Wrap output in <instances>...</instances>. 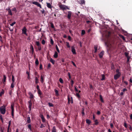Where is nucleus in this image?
<instances>
[{"label":"nucleus","mask_w":132,"mask_h":132,"mask_svg":"<svg viewBox=\"0 0 132 132\" xmlns=\"http://www.w3.org/2000/svg\"><path fill=\"white\" fill-rule=\"evenodd\" d=\"M0 111L1 114H5L6 112V107L3 105L1 106L0 108Z\"/></svg>","instance_id":"obj_1"},{"label":"nucleus","mask_w":132,"mask_h":132,"mask_svg":"<svg viewBox=\"0 0 132 132\" xmlns=\"http://www.w3.org/2000/svg\"><path fill=\"white\" fill-rule=\"evenodd\" d=\"M14 104H12L11 105V115L12 118H14Z\"/></svg>","instance_id":"obj_2"},{"label":"nucleus","mask_w":132,"mask_h":132,"mask_svg":"<svg viewBox=\"0 0 132 132\" xmlns=\"http://www.w3.org/2000/svg\"><path fill=\"white\" fill-rule=\"evenodd\" d=\"M35 43L36 45L38 46V50L39 51L41 50L42 47L39 42L38 41H36Z\"/></svg>","instance_id":"obj_3"},{"label":"nucleus","mask_w":132,"mask_h":132,"mask_svg":"<svg viewBox=\"0 0 132 132\" xmlns=\"http://www.w3.org/2000/svg\"><path fill=\"white\" fill-rule=\"evenodd\" d=\"M35 100L33 99L30 100L28 101V107H31L32 105V103H34Z\"/></svg>","instance_id":"obj_4"},{"label":"nucleus","mask_w":132,"mask_h":132,"mask_svg":"<svg viewBox=\"0 0 132 132\" xmlns=\"http://www.w3.org/2000/svg\"><path fill=\"white\" fill-rule=\"evenodd\" d=\"M32 4H35L37 6L39 7L40 8H42V7L40 4L37 2H32Z\"/></svg>","instance_id":"obj_5"},{"label":"nucleus","mask_w":132,"mask_h":132,"mask_svg":"<svg viewBox=\"0 0 132 132\" xmlns=\"http://www.w3.org/2000/svg\"><path fill=\"white\" fill-rule=\"evenodd\" d=\"M121 75L116 74L114 75V79L115 80H116L118 78H119L120 77Z\"/></svg>","instance_id":"obj_6"},{"label":"nucleus","mask_w":132,"mask_h":132,"mask_svg":"<svg viewBox=\"0 0 132 132\" xmlns=\"http://www.w3.org/2000/svg\"><path fill=\"white\" fill-rule=\"evenodd\" d=\"M22 33L27 35V29L25 27H24L22 30Z\"/></svg>","instance_id":"obj_7"},{"label":"nucleus","mask_w":132,"mask_h":132,"mask_svg":"<svg viewBox=\"0 0 132 132\" xmlns=\"http://www.w3.org/2000/svg\"><path fill=\"white\" fill-rule=\"evenodd\" d=\"M29 94L30 95L29 98L31 99L30 100L33 99V100H35L34 98V96L31 92H29Z\"/></svg>","instance_id":"obj_8"},{"label":"nucleus","mask_w":132,"mask_h":132,"mask_svg":"<svg viewBox=\"0 0 132 132\" xmlns=\"http://www.w3.org/2000/svg\"><path fill=\"white\" fill-rule=\"evenodd\" d=\"M104 51H102L99 54V56L101 59L102 58L104 54Z\"/></svg>","instance_id":"obj_9"},{"label":"nucleus","mask_w":132,"mask_h":132,"mask_svg":"<svg viewBox=\"0 0 132 132\" xmlns=\"http://www.w3.org/2000/svg\"><path fill=\"white\" fill-rule=\"evenodd\" d=\"M6 10H7L8 11V14L9 15L11 16L13 14L10 8H9L7 9H6Z\"/></svg>","instance_id":"obj_10"},{"label":"nucleus","mask_w":132,"mask_h":132,"mask_svg":"<svg viewBox=\"0 0 132 132\" xmlns=\"http://www.w3.org/2000/svg\"><path fill=\"white\" fill-rule=\"evenodd\" d=\"M71 51L73 54H76V50L74 47L73 46L71 47Z\"/></svg>","instance_id":"obj_11"},{"label":"nucleus","mask_w":132,"mask_h":132,"mask_svg":"<svg viewBox=\"0 0 132 132\" xmlns=\"http://www.w3.org/2000/svg\"><path fill=\"white\" fill-rule=\"evenodd\" d=\"M71 14L72 12L71 11H69L68 12V13L67 14V18L68 19H71Z\"/></svg>","instance_id":"obj_12"},{"label":"nucleus","mask_w":132,"mask_h":132,"mask_svg":"<svg viewBox=\"0 0 132 132\" xmlns=\"http://www.w3.org/2000/svg\"><path fill=\"white\" fill-rule=\"evenodd\" d=\"M65 6L63 5L62 4H61L59 6V7L61 9H62L63 10H65Z\"/></svg>","instance_id":"obj_13"},{"label":"nucleus","mask_w":132,"mask_h":132,"mask_svg":"<svg viewBox=\"0 0 132 132\" xmlns=\"http://www.w3.org/2000/svg\"><path fill=\"white\" fill-rule=\"evenodd\" d=\"M40 117L41 118L42 121L43 122H45V119L43 115H41Z\"/></svg>","instance_id":"obj_14"},{"label":"nucleus","mask_w":132,"mask_h":132,"mask_svg":"<svg viewBox=\"0 0 132 132\" xmlns=\"http://www.w3.org/2000/svg\"><path fill=\"white\" fill-rule=\"evenodd\" d=\"M46 3L47 7L51 9L52 7V6L51 4L50 3L47 2Z\"/></svg>","instance_id":"obj_15"},{"label":"nucleus","mask_w":132,"mask_h":132,"mask_svg":"<svg viewBox=\"0 0 132 132\" xmlns=\"http://www.w3.org/2000/svg\"><path fill=\"white\" fill-rule=\"evenodd\" d=\"M3 82L4 84H5V83L6 82V76L5 75H4L3 76Z\"/></svg>","instance_id":"obj_16"},{"label":"nucleus","mask_w":132,"mask_h":132,"mask_svg":"<svg viewBox=\"0 0 132 132\" xmlns=\"http://www.w3.org/2000/svg\"><path fill=\"white\" fill-rule=\"evenodd\" d=\"M84 110L85 109L84 108H83L82 109V112H81V114H82V116H84L85 115V113H84Z\"/></svg>","instance_id":"obj_17"},{"label":"nucleus","mask_w":132,"mask_h":132,"mask_svg":"<svg viewBox=\"0 0 132 132\" xmlns=\"http://www.w3.org/2000/svg\"><path fill=\"white\" fill-rule=\"evenodd\" d=\"M86 122L87 124H88L89 125L91 123V121L89 119H86Z\"/></svg>","instance_id":"obj_18"},{"label":"nucleus","mask_w":132,"mask_h":132,"mask_svg":"<svg viewBox=\"0 0 132 132\" xmlns=\"http://www.w3.org/2000/svg\"><path fill=\"white\" fill-rule=\"evenodd\" d=\"M30 49L32 51V54H33L34 52V47H33V46L32 45H31V47H30Z\"/></svg>","instance_id":"obj_19"},{"label":"nucleus","mask_w":132,"mask_h":132,"mask_svg":"<svg viewBox=\"0 0 132 132\" xmlns=\"http://www.w3.org/2000/svg\"><path fill=\"white\" fill-rule=\"evenodd\" d=\"M54 57L55 58H57L58 57V53L57 52L55 51V52L54 54Z\"/></svg>","instance_id":"obj_20"},{"label":"nucleus","mask_w":132,"mask_h":132,"mask_svg":"<svg viewBox=\"0 0 132 132\" xmlns=\"http://www.w3.org/2000/svg\"><path fill=\"white\" fill-rule=\"evenodd\" d=\"M116 74L121 75V72H120V70L119 69H117L116 70Z\"/></svg>","instance_id":"obj_21"},{"label":"nucleus","mask_w":132,"mask_h":132,"mask_svg":"<svg viewBox=\"0 0 132 132\" xmlns=\"http://www.w3.org/2000/svg\"><path fill=\"white\" fill-rule=\"evenodd\" d=\"M94 48L95 49V51L94 53H96L97 50V46L96 45H95L94 46Z\"/></svg>","instance_id":"obj_22"},{"label":"nucleus","mask_w":132,"mask_h":132,"mask_svg":"<svg viewBox=\"0 0 132 132\" xmlns=\"http://www.w3.org/2000/svg\"><path fill=\"white\" fill-rule=\"evenodd\" d=\"M35 82L36 84H37L39 82L38 79L37 77H35Z\"/></svg>","instance_id":"obj_23"},{"label":"nucleus","mask_w":132,"mask_h":132,"mask_svg":"<svg viewBox=\"0 0 132 132\" xmlns=\"http://www.w3.org/2000/svg\"><path fill=\"white\" fill-rule=\"evenodd\" d=\"M100 100L101 102L102 103H103L104 102V101L103 100V97L101 95H100Z\"/></svg>","instance_id":"obj_24"},{"label":"nucleus","mask_w":132,"mask_h":132,"mask_svg":"<svg viewBox=\"0 0 132 132\" xmlns=\"http://www.w3.org/2000/svg\"><path fill=\"white\" fill-rule=\"evenodd\" d=\"M52 132H56V130L55 127V126H54L53 127Z\"/></svg>","instance_id":"obj_25"},{"label":"nucleus","mask_w":132,"mask_h":132,"mask_svg":"<svg viewBox=\"0 0 132 132\" xmlns=\"http://www.w3.org/2000/svg\"><path fill=\"white\" fill-rule=\"evenodd\" d=\"M39 63V61L38 59H36V60L35 63L36 65H38Z\"/></svg>","instance_id":"obj_26"},{"label":"nucleus","mask_w":132,"mask_h":132,"mask_svg":"<svg viewBox=\"0 0 132 132\" xmlns=\"http://www.w3.org/2000/svg\"><path fill=\"white\" fill-rule=\"evenodd\" d=\"M50 61L53 64H54L55 63V61L53 60L52 58H51L50 60Z\"/></svg>","instance_id":"obj_27"},{"label":"nucleus","mask_w":132,"mask_h":132,"mask_svg":"<svg viewBox=\"0 0 132 132\" xmlns=\"http://www.w3.org/2000/svg\"><path fill=\"white\" fill-rule=\"evenodd\" d=\"M27 122L28 123H30L31 122V120L30 119V117H29L27 118Z\"/></svg>","instance_id":"obj_28"},{"label":"nucleus","mask_w":132,"mask_h":132,"mask_svg":"<svg viewBox=\"0 0 132 132\" xmlns=\"http://www.w3.org/2000/svg\"><path fill=\"white\" fill-rule=\"evenodd\" d=\"M102 78L101 79L102 81H103L105 80V76L103 74L102 75Z\"/></svg>","instance_id":"obj_29"},{"label":"nucleus","mask_w":132,"mask_h":132,"mask_svg":"<svg viewBox=\"0 0 132 132\" xmlns=\"http://www.w3.org/2000/svg\"><path fill=\"white\" fill-rule=\"evenodd\" d=\"M80 2L81 3L80 4H85V2L84 0H81L80 1Z\"/></svg>","instance_id":"obj_30"},{"label":"nucleus","mask_w":132,"mask_h":132,"mask_svg":"<svg viewBox=\"0 0 132 132\" xmlns=\"http://www.w3.org/2000/svg\"><path fill=\"white\" fill-rule=\"evenodd\" d=\"M59 81L61 83H63V79L61 78H60L59 79Z\"/></svg>","instance_id":"obj_31"},{"label":"nucleus","mask_w":132,"mask_h":132,"mask_svg":"<svg viewBox=\"0 0 132 132\" xmlns=\"http://www.w3.org/2000/svg\"><path fill=\"white\" fill-rule=\"evenodd\" d=\"M129 54V53L127 52H125L124 53V54L126 56V57H127L129 56L128 55Z\"/></svg>","instance_id":"obj_32"},{"label":"nucleus","mask_w":132,"mask_h":132,"mask_svg":"<svg viewBox=\"0 0 132 132\" xmlns=\"http://www.w3.org/2000/svg\"><path fill=\"white\" fill-rule=\"evenodd\" d=\"M38 93L39 95H41L42 94V93L41 91L40 90H38Z\"/></svg>","instance_id":"obj_33"},{"label":"nucleus","mask_w":132,"mask_h":132,"mask_svg":"<svg viewBox=\"0 0 132 132\" xmlns=\"http://www.w3.org/2000/svg\"><path fill=\"white\" fill-rule=\"evenodd\" d=\"M55 47H56V50L57 51V52L58 53H59L60 52V51L59 50V49L58 48V46L57 45H56V46H55Z\"/></svg>","instance_id":"obj_34"},{"label":"nucleus","mask_w":132,"mask_h":132,"mask_svg":"<svg viewBox=\"0 0 132 132\" xmlns=\"http://www.w3.org/2000/svg\"><path fill=\"white\" fill-rule=\"evenodd\" d=\"M66 46L68 48H69L70 47L69 43L68 42H66Z\"/></svg>","instance_id":"obj_35"},{"label":"nucleus","mask_w":132,"mask_h":132,"mask_svg":"<svg viewBox=\"0 0 132 132\" xmlns=\"http://www.w3.org/2000/svg\"><path fill=\"white\" fill-rule=\"evenodd\" d=\"M48 105L50 107L53 106V104L51 103H48Z\"/></svg>","instance_id":"obj_36"},{"label":"nucleus","mask_w":132,"mask_h":132,"mask_svg":"<svg viewBox=\"0 0 132 132\" xmlns=\"http://www.w3.org/2000/svg\"><path fill=\"white\" fill-rule=\"evenodd\" d=\"M126 57L127 58V63H129V59H130V56Z\"/></svg>","instance_id":"obj_37"},{"label":"nucleus","mask_w":132,"mask_h":132,"mask_svg":"<svg viewBox=\"0 0 132 132\" xmlns=\"http://www.w3.org/2000/svg\"><path fill=\"white\" fill-rule=\"evenodd\" d=\"M40 78L41 79V80H40L41 82L43 83V82H44L43 78V77L42 75H41Z\"/></svg>","instance_id":"obj_38"},{"label":"nucleus","mask_w":132,"mask_h":132,"mask_svg":"<svg viewBox=\"0 0 132 132\" xmlns=\"http://www.w3.org/2000/svg\"><path fill=\"white\" fill-rule=\"evenodd\" d=\"M120 37L122 38L123 39V40H125V38L122 35H120Z\"/></svg>","instance_id":"obj_39"},{"label":"nucleus","mask_w":132,"mask_h":132,"mask_svg":"<svg viewBox=\"0 0 132 132\" xmlns=\"http://www.w3.org/2000/svg\"><path fill=\"white\" fill-rule=\"evenodd\" d=\"M85 31L84 30H82L81 32V34L82 35H84L85 34Z\"/></svg>","instance_id":"obj_40"},{"label":"nucleus","mask_w":132,"mask_h":132,"mask_svg":"<svg viewBox=\"0 0 132 132\" xmlns=\"http://www.w3.org/2000/svg\"><path fill=\"white\" fill-rule=\"evenodd\" d=\"M94 122H95V125H98V121L97 120H96L94 121Z\"/></svg>","instance_id":"obj_41"},{"label":"nucleus","mask_w":132,"mask_h":132,"mask_svg":"<svg viewBox=\"0 0 132 132\" xmlns=\"http://www.w3.org/2000/svg\"><path fill=\"white\" fill-rule=\"evenodd\" d=\"M11 121H10L9 122V125H8L7 129H10V127L11 125Z\"/></svg>","instance_id":"obj_42"},{"label":"nucleus","mask_w":132,"mask_h":132,"mask_svg":"<svg viewBox=\"0 0 132 132\" xmlns=\"http://www.w3.org/2000/svg\"><path fill=\"white\" fill-rule=\"evenodd\" d=\"M76 96L77 97H78V98H80V95L78 93H76Z\"/></svg>","instance_id":"obj_43"},{"label":"nucleus","mask_w":132,"mask_h":132,"mask_svg":"<svg viewBox=\"0 0 132 132\" xmlns=\"http://www.w3.org/2000/svg\"><path fill=\"white\" fill-rule=\"evenodd\" d=\"M14 82H12L11 85V87L12 88L14 87Z\"/></svg>","instance_id":"obj_44"},{"label":"nucleus","mask_w":132,"mask_h":132,"mask_svg":"<svg viewBox=\"0 0 132 132\" xmlns=\"http://www.w3.org/2000/svg\"><path fill=\"white\" fill-rule=\"evenodd\" d=\"M28 126L29 128L30 129V130H31V125L29 124L28 125Z\"/></svg>","instance_id":"obj_45"},{"label":"nucleus","mask_w":132,"mask_h":132,"mask_svg":"<svg viewBox=\"0 0 132 132\" xmlns=\"http://www.w3.org/2000/svg\"><path fill=\"white\" fill-rule=\"evenodd\" d=\"M12 82H14L15 81V79L14 78V76L13 75H12Z\"/></svg>","instance_id":"obj_46"},{"label":"nucleus","mask_w":132,"mask_h":132,"mask_svg":"<svg viewBox=\"0 0 132 132\" xmlns=\"http://www.w3.org/2000/svg\"><path fill=\"white\" fill-rule=\"evenodd\" d=\"M55 91L56 95H58V91L57 90L55 89Z\"/></svg>","instance_id":"obj_47"},{"label":"nucleus","mask_w":132,"mask_h":132,"mask_svg":"<svg viewBox=\"0 0 132 132\" xmlns=\"http://www.w3.org/2000/svg\"><path fill=\"white\" fill-rule=\"evenodd\" d=\"M50 42L51 44L52 45H53L54 44V41L52 39H51Z\"/></svg>","instance_id":"obj_48"},{"label":"nucleus","mask_w":132,"mask_h":132,"mask_svg":"<svg viewBox=\"0 0 132 132\" xmlns=\"http://www.w3.org/2000/svg\"><path fill=\"white\" fill-rule=\"evenodd\" d=\"M45 40L44 39L42 40V44L43 45H44L45 44Z\"/></svg>","instance_id":"obj_49"},{"label":"nucleus","mask_w":132,"mask_h":132,"mask_svg":"<svg viewBox=\"0 0 132 132\" xmlns=\"http://www.w3.org/2000/svg\"><path fill=\"white\" fill-rule=\"evenodd\" d=\"M4 128H3V129L2 127H1L0 131H1V132H4Z\"/></svg>","instance_id":"obj_50"},{"label":"nucleus","mask_w":132,"mask_h":132,"mask_svg":"<svg viewBox=\"0 0 132 132\" xmlns=\"http://www.w3.org/2000/svg\"><path fill=\"white\" fill-rule=\"evenodd\" d=\"M16 23V22L14 21L10 25L11 26H13Z\"/></svg>","instance_id":"obj_51"},{"label":"nucleus","mask_w":132,"mask_h":132,"mask_svg":"<svg viewBox=\"0 0 132 132\" xmlns=\"http://www.w3.org/2000/svg\"><path fill=\"white\" fill-rule=\"evenodd\" d=\"M71 63L75 67H76L77 66L75 63L73 61H71Z\"/></svg>","instance_id":"obj_52"},{"label":"nucleus","mask_w":132,"mask_h":132,"mask_svg":"<svg viewBox=\"0 0 132 132\" xmlns=\"http://www.w3.org/2000/svg\"><path fill=\"white\" fill-rule=\"evenodd\" d=\"M12 11H14V12H17V10L15 8H14L12 10Z\"/></svg>","instance_id":"obj_53"},{"label":"nucleus","mask_w":132,"mask_h":132,"mask_svg":"<svg viewBox=\"0 0 132 132\" xmlns=\"http://www.w3.org/2000/svg\"><path fill=\"white\" fill-rule=\"evenodd\" d=\"M73 84H74V81L72 80H71V84L72 86H73Z\"/></svg>","instance_id":"obj_54"},{"label":"nucleus","mask_w":132,"mask_h":132,"mask_svg":"<svg viewBox=\"0 0 132 132\" xmlns=\"http://www.w3.org/2000/svg\"><path fill=\"white\" fill-rule=\"evenodd\" d=\"M51 27L53 28H54V26L52 23H51Z\"/></svg>","instance_id":"obj_55"},{"label":"nucleus","mask_w":132,"mask_h":132,"mask_svg":"<svg viewBox=\"0 0 132 132\" xmlns=\"http://www.w3.org/2000/svg\"><path fill=\"white\" fill-rule=\"evenodd\" d=\"M37 89L38 90H40V89L39 88V85H37Z\"/></svg>","instance_id":"obj_56"},{"label":"nucleus","mask_w":132,"mask_h":132,"mask_svg":"<svg viewBox=\"0 0 132 132\" xmlns=\"http://www.w3.org/2000/svg\"><path fill=\"white\" fill-rule=\"evenodd\" d=\"M110 126L111 128H112L113 127V124L112 123H110Z\"/></svg>","instance_id":"obj_57"},{"label":"nucleus","mask_w":132,"mask_h":132,"mask_svg":"<svg viewBox=\"0 0 132 132\" xmlns=\"http://www.w3.org/2000/svg\"><path fill=\"white\" fill-rule=\"evenodd\" d=\"M45 127V126H44V125L43 124H42L40 126V128H43V127Z\"/></svg>","instance_id":"obj_58"},{"label":"nucleus","mask_w":132,"mask_h":132,"mask_svg":"<svg viewBox=\"0 0 132 132\" xmlns=\"http://www.w3.org/2000/svg\"><path fill=\"white\" fill-rule=\"evenodd\" d=\"M124 126L126 128H127V124L125 122L124 123Z\"/></svg>","instance_id":"obj_59"},{"label":"nucleus","mask_w":132,"mask_h":132,"mask_svg":"<svg viewBox=\"0 0 132 132\" xmlns=\"http://www.w3.org/2000/svg\"><path fill=\"white\" fill-rule=\"evenodd\" d=\"M0 41H1V42H3L2 38L1 36H0Z\"/></svg>","instance_id":"obj_60"},{"label":"nucleus","mask_w":132,"mask_h":132,"mask_svg":"<svg viewBox=\"0 0 132 132\" xmlns=\"http://www.w3.org/2000/svg\"><path fill=\"white\" fill-rule=\"evenodd\" d=\"M127 90L126 88H124L122 90V91L123 92H124L125 91Z\"/></svg>","instance_id":"obj_61"},{"label":"nucleus","mask_w":132,"mask_h":132,"mask_svg":"<svg viewBox=\"0 0 132 132\" xmlns=\"http://www.w3.org/2000/svg\"><path fill=\"white\" fill-rule=\"evenodd\" d=\"M68 40L69 41H70L71 40V37L70 36H68Z\"/></svg>","instance_id":"obj_62"},{"label":"nucleus","mask_w":132,"mask_h":132,"mask_svg":"<svg viewBox=\"0 0 132 132\" xmlns=\"http://www.w3.org/2000/svg\"><path fill=\"white\" fill-rule=\"evenodd\" d=\"M45 11L44 9L43 10H41V12L42 14H44Z\"/></svg>","instance_id":"obj_63"},{"label":"nucleus","mask_w":132,"mask_h":132,"mask_svg":"<svg viewBox=\"0 0 132 132\" xmlns=\"http://www.w3.org/2000/svg\"><path fill=\"white\" fill-rule=\"evenodd\" d=\"M97 113L98 115H100V112L99 111H97Z\"/></svg>","instance_id":"obj_64"}]
</instances>
